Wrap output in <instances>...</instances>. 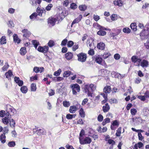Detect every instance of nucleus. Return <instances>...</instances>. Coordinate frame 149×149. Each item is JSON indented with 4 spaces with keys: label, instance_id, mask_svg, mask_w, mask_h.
<instances>
[{
    "label": "nucleus",
    "instance_id": "obj_48",
    "mask_svg": "<svg viewBox=\"0 0 149 149\" xmlns=\"http://www.w3.org/2000/svg\"><path fill=\"white\" fill-rule=\"evenodd\" d=\"M61 72V70L60 68H59L57 71L54 72V75L56 76H58L60 75Z\"/></svg>",
    "mask_w": 149,
    "mask_h": 149
},
{
    "label": "nucleus",
    "instance_id": "obj_21",
    "mask_svg": "<svg viewBox=\"0 0 149 149\" xmlns=\"http://www.w3.org/2000/svg\"><path fill=\"white\" fill-rule=\"evenodd\" d=\"M73 57V54L71 52H68L65 55V57L67 60H70L72 59Z\"/></svg>",
    "mask_w": 149,
    "mask_h": 149
},
{
    "label": "nucleus",
    "instance_id": "obj_46",
    "mask_svg": "<svg viewBox=\"0 0 149 149\" xmlns=\"http://www.w3.org/2000/svg\"><path fill=\"white\" fill-rule=\"evenodd\" d=\"M55 45V42L52 40H50L48 43V45L49 47H52Z\"/></svg>",
    "mask_w": 149,
    "mask_h": 149
},
{
    "label": "nucleus",
    "instance_id": "obj_20",
    "mask_svg": "<svg viewBox=\"0 0 149 149\" xmlns=\"http://www.w3.org/2000/svg\"><path fill=\"white\" fill-rule=\"evenodd\" d=\"M123 2L121 0H115L113 2L114 5L119 7L122 6L123 4Z\"/></svg>",
    "mask_w": 149,
    "mask_h": 149
},
{
    "label": "nucleus",
    "instance_id": "obj_60",
    "mask_svg": "<svg viewBox=\"0 0 149 149\" xmlns=\"http://www.w3.org/2000/svg\"><path fill=\"white\" fill-rule=\"evenodd\" d=\"M103 119V117L101 114H99L97 117V120L98 121L102 122Z\"/></svg>",
    "mask_w": 149,
    "mask_h": 149
},
{
    "label": "nucleus",
    "instance_id": "obj_24",
    "mask_svg": "<svg viewBox=\"0 0 149 149\" xmlns=\"http://www.w3.org/2000/svg\"><path fill=\"white\" fill-rule=\"evenodd\" d=\"M121 29H119L116 30V33H111V36L112 37V39H116L117 38L115 37L118 35L121 32Z\"/></svg>",
    "mask_w": 149,
    "mask_h": 149
},
{
    "label": "nucleus",
    "instance_id": "obj_22",
    "mask_svg": "<svg viewBox=\"0 0 149 149\" xmlns=\"http://www.w3.org/2000/svg\"><path fill=\"white\" fill-rule=\"evenodd\" d=\"M105 45L104 43L103 42H100L98 43L97 45V48L100 50H104V49Z\"/></svg>",
    "mask_w": 149,
    "mask_h": 149
},
{
    "label": "nucleus",
    "instance_id": "obj_56",
    "mask_svg": "<svg viewBox=\"0 0 149 149\" xmlns=\"http://www.w3.org/2000/svg\"><path fill=\"white\" fill-rule=\"evenodd\" d=\"M63 106L65 107H68L70 105V103L69 102L66 101H64L63 102Z\"/></svg>",
    "mask_w": 149,
    "mask_h": 149
},
{
    "label": "nucleus",
    "instance_id": "obj_33",
    "mask_svg": "<svg viewBox=\"0 0 149 149\" xmlns=\"http://www.w3.org/2000/svg\"><path fill=\"white\" fill-rule=\"evenodd\" d=\"M87 8V6L85 5H81L79 6V10L81 11H84Z\"/></svg>",
    "mask_w": 149,
    "mask_h": 149
},
{
    "label": "nucleus",
    "instance_id": "obj_1",
    "mask_svg": "<svg viewBox=\"0 0 149 149\" xmlns=\"http://www.w3.org/2000/svg\"><path fill=\"white\" fill-rule=\"evenodd\" d=\"M6 111V116L2 119V122L4 124L7 125L11 119V116L13 115L15 113L16 111L13 107L9 105L7 107Z\"/></svg>",
    "mask_w": 149,
    "mask_h": 149
},
{
    "label": "nucleus",
    "instance_id": "obj_40",
    "mask_svg": "<svg viewBox=\"0 0 149 149\" xmlns=\"http://www.w3.org/2000/svg\"><path fill=\"white\" fill-rule=\"evenodd\" d=\"M123 32L126 33H129L131 32L130 29L127 27L124 28L123 30Z\"/></svg>",
    "mask_w": 149,
    "mask_h": 149
},
{
    "label": "nucleus",
    "instance_id": "obj_12",
    "mask_svg": "<svg viewBox=\"0 0 149 149\" xmlns=\"http://www.w3.org/2000/svg\"><path fill=\"white\" fill-rule=\"evenodd\" d=\"M36 11L37 12V13L38 15L41 17L42 16L43 13L45 14L46 12L45 9H41L38 6L36 9Z\"/></svg>",
    "mask_w": 149,
    "mask_h": 149
},
{
    "label": "nucleus",
    "instance_id": "obj_31",
    "mask_svg": "<svg viewBox=\"0 0 149 149\" xmlns=\"http://www.w3.org/2000/svg\"><path fill=\"white\" fill-rule=\"evenodd\" d=\"M100 30L97 32V34L102 36L105 35L106 34V32L104 31L103 29H99Z\"/></svg>",
    "mask_w": 149,
    "mask_h": 149
},
{
    "label": "nucleus",
    "instance_id": "obj_8",
    "mask_svg": "<svg viewBox=\"0 0 149 149\" xmlns=\"http://www.w3.org/2000/svg\"><path fill=\"white\" fill-rule=\"evenodd\" d=\"M79 139L80 143L82 145L90 144L92 141L91 139L88 137H86L84 139L83 138H81V137L79 138Z\"/></svg>",
    "mask_w": 149,
    "mask_h": 149
},
{
    "label": "nucleus",
    "instance_id": "obj_39",
    "mask_svg": "<svg viewBox=\"0 0 149 149\" xmlns=\"http://www.w3.org/2000/svg\"><path fill=\"white\" fill-rule=\"evenodd\" d=\"M32 44L36 49L37 48L38 46L40 44L39 42L36 40H33Z\"/></svg>",
    "mask_w": 149,
    "mask_h": 149
},
{
    "label": "nucleus",
    "instance_id": "obj_26",
    "mask_svg": "<svg viewBox=\"0 0 149 149\" xmlns=\"http://www.w3.org/2000/svg\"><path fill=\"white\" fill-rule=\"evenodd\" d=\"M13 41L15 43L19 44L21 41V40L18 38L17 34H14L13 35Z\"/></svg>",
    "mask_w": 149,
    "mask_h": 149
},
{
    "label": "nucleus",
    "instance_id": "obj_16",
    "mask_svg": "<svg viewBox=\"0 0 149 149\" xmlns=\"http://www.w3.org/2000/svg\"><path fill=\"white\" fill-rule=\"evenodd\" d=\"M111 91V87L109 86H106L103 89V92L106 94H109Z\"/></svg>",
    "mask_w": 149,
    "mask_h": 149
},
{
    "label": "nucleus",
    "instance_id": "obj_11",
    "mask_svg": "<svg viewBox=\"0 0 149 149\" xmlns=\"http://www.w3.org/2000/svg\"><path fill=\"white\" fill-rule=\"evenodd\" d=\"M56 22L54 17L52 16L49 17L48 19V24L52 26H54L55 25Z\"/></svg>",
    "mask_w": 149,
    "mask_h": 149
},
{
    "label": "nucleus",
    "instance_id": "obj_63",
    "mask_svg": "<svg viewBox=\"0 0 149 149\" xmlns=\"http://www.w3.org/2000/svg\"><path fill=\"white\" fill-rule=\"evenodd\" d=\"M130 112L132 115H135L137 112V110L134 108L132 109H131Z\"/></svg>",
    "mask_w": 149,
    "mask_h": 149
},
{
    "label": "nucleus",
    "instance_id": "obj_44",
    "mask_svg": "<svg viewBox=\"0 0 149 149\" xmlns=\"http://www.w3.org/2000/svg\"><path fill=\"white\" fill-rule=\"evenodd\" d=\"M146 30L143 29V30L140 33V35L141 37H143V38H145L146 36Z\"/></svg>",
    "mask_w": 149,
    "mask_h": 149
},
{
    "label": "nucleus",
    "instance_id": "obj_36",
    "mask_svg": "<svg viewBox=\"0 0 149 149\" xmlns=\"http://www.w3.org/2000/svg\"><path fill=\"white\" fill-rule=\"evenodd\" d=\"M31 90L32 91H35L37 89L36 84L35 83H33L31 85Z\"/></svg>",
    "mask_w": 149,
    "mask_h": 149
},
{
    "label": "nucleus",
    "instance_id": "obj_51",
    "mask_svg": "<svg viewBox=\"0 0 149 149\" xmlns=\"http://www.w3.org/2000/svg\"><path fill=\"white\" fill-rule=\"evenodd\" d=\"M53 5L51 3L49 4L46 7H45V10H47V11H49L50 10L51 8L53 7Z\"/></svg>",
    "mask_w": 149,
    "mask_h": 149
},
{
    "label": "nucleus",
    "instance_id": "obj_49",
    "mask_svg": "<svg viewBox=\"0 0 149 149\" xmlns=\"http://www.w3.org/2000/svg\"><path fill=\"white\" fill-rule=\"evenodd\" d=\"M80 21V20L78 18H77L75 19H74L72 22V23L71 25V27H72L73 25L74 24L76 23H78Z\"/></svg>",
    "mask_w": 149,
    "mask_h": 149
},
{
    "label": "nucleus",
    "instance_id": "obj_50",
    "mask_svg": "<svg viewBox=\"0 0 149 149\" xmlns=\"http://www.w3.org/2000/svg\"><path fill=\"white\" fill-rule=\"evenodd\" d=\"M121 127L118 128L117 130V132L116 134V136H120L121 134Z\"/></svg>",
    "mask_w": 149,
    "mask_h": 149
},
{
    "label": "nucleus",
    "instance_id": "obj_61",
    "mask_svg": "<svg viewBox=\"0 0 149 149\" xmlns=\"http://www.w3.org/2000/svg\"><path fill=\"white\" fill-rule=\"evenodd\" d=\"M8 145L9 147H13L15 145V143L13 141H10L8 143Z\"/></svg>",
    "mask_w": 149,
    "mask_h": 149
},
{
    "label": "nucleus",
    "instance_id": "obj_45",
    "mask_svg": "<svg viewBox=\"0 0 149 149\" xmlns=\"http://www.w3.org/2000/svg\"><path fill=\"white\" fill-rule=\"evenodd\" d=\"M109 102L112 104L114 103H117L118 102L117 101L116 99L115 98H112L109 100Z\"/></svg>",
    "mask_w": 149,
    "mask_h": 149
},
{
    "label": "nucleus",
    "instance_id": "obj_2",
    "mask_svg": "<svg viewBox=\"0 0 149 149\" xmlns=\"http://www.w3.org/2000/svg\"><path fill=\"white\" fill-rule=\"evenodd\" d=\"M94 87V85L91 84H86L85 86L84 91L85 93H87L88 96L92 97V94L93 93V90Z\"/></svg>",
    "mask_w": 149,
    "mask_h": 149
},
{
    "label": "nucleus",
    "instance_id": "obj_5",
    "mask_svg": "<svg viewBox=\"0 0 149 149\" xmlns=\"http://www.w3.org/2000/svg\"><path fill=\"white\" fill-rule=\"evenodd\" d=\"M34 133H36L38 135L40 136L45 135L46 134V131L43 128H40V127L35 126V128L33 130Z\"/></svg>",
    "mask_w": 149,
    "mask_h": 149
},
{
    "label": "nucleus",
    "instance_id": "obj_25",
    "mask_svg": "<svg viewBox=\"0 0 149 149\" xmlns=\"http://www.w3.org/2000/svg\"><path fill=\"white\" fill-rule=\"evenodd\" d=\"M79 114L80 117L83 118H84L85 117L86 113L84 111L82 108H79Z\"/></svg>",
    "mask_w": 149,
    "mask_h": 149
},
{
    "label": "nucleus",
    "instance_id": "obj_32",
    "mask_svg": "<svg viewBox=\"0 0 149 149\" xmlns=\"http://www.w3.org/2000/svg\"><path fill=\"white\" fill-rule=\"evenodd\" d=\"M76 116V114H71L68 113L66 115V118L68 120H71L73 118H74Z\"/></svg>",
    "mask_w": 149,
    "mask_h": 149
},
{
    "label": "nucleus",
    "instance_id": "obj_29",
    "mask_svg": "<svg viewBox=\"0 0 149 149\" xmlns=\"http://www.w3.org/2000/svg\"><path fill=\"white\" fill-rule=\"evenodd\" d=\"M72 73L71 71L69 70L65 71L63 74V77L64 78L68 77L71 75Z\"/></svg>",
    "mask_w": 149,
    "mask_h": 149
},
{
    "label": "nucleus",
    "instance_id": "obj_28",
    "mask_svg": "<svg viewBox=\"0 0 149 149\" xmlns=\"http://www.w3.org/2000/svg\"><path fill=\"white\" fill-rule=\"evenodd\" d=\"M26 48L25 47H22L20 50V53L21 55H24L26 53Z\"/></svg>",
    "mask_w": 149,
    "mask_h": 149
},
{
    "label": "nucleus",
    "instance_id": "obj_59",
    "mask_svg": "<svg viewBox=\"0 0 149 149\" xmlns=\"http://www.w3.org/2000/svg\"><path fill=\"white\" fill-rule=\"evenodd\" d=\"M38 77L37 74L36 75L34 76H32L30 78V81H33L34 80H37Z\"/></svg>",
    "mask_w": 149,
    "mask_h": 149
},
{
    "label": "nucleus",
    "instance_id": "obj_52",
    "mask_svg": "<svg viewBox=\"0 0 149 149\" xmlns=\"http://www.w3.org/2000/svg\"><path fill=\"white\" fill-rule=\"evenodd\" d=\"M37 16V13L36 12H34L31 15H30L29 17L30 19H32L34 18H36Z\"/></svg>",
    "mask_w": 149,
    "mask_h": 149
},
{
    "label": "nucleus",
    "instance_id": "obj_57",
    "mask_svg": "<svg viewBox=\"0 0 149 149\" xmlns=\"http://www.w3.org/2000/svg\"><path fill=\"white\" fill-rule=\"evenodd\" d=\"M74 42L72 41H69L67 42L68 47H71L73 45Z\"/></svg>",
    "mask_w": 149,
    "mask_h": 149
},
{
    "label": "nucleus",
    "instance_id": "obj_27",
    "mask_svg": "<svg viewBox=\"0 0 149 149\" xmlns=\"http://www.w3.org/2000/svg\"><path fill=\"white\" fill-rule=\"evenodd\" d=\"M95 61L97 63L100 65H103V64H102V58L101 57L100 55H98L96 57Z\"/></svg>",
    "mask_w": 149,
    "mask_h": 149
},
{
    "label": "nucleus",
    "instance_id": "obj_3",
    "mask_svg": "<svg viewBox=\"0 0 149 149\" xmlns=\"http://www.w3.org/2000/svg\"><path fill=\"white\" fill-rule=\"evenodd\" d=\"M70 87L72 89V94L74 95H77V93L80 91V87L77 84H72L70 85Z\"/></svg>",
    "mask_w": 149,
    "mask_h": 149
},
{
    "label": "nucleus",
    "instance_id": "obj_19",
    "mask_svg": "<svg viewBox=\"0 0 149 149\" xmlns=\"http://www.w3.org/2000/svg\"><path fill=\"white\" fill-rule=\"evenodd\" d=\"M110 107L108 103H106L103 106L102 109L104 112L106 113L109 110Z\"/></svg>",
    "mask_w": 149,
    "mask_h": 149
},
{
    "label": "nucleus",
    "instance_id": "obj_54",
    "mask_svg": "<svg viewBox=\"0 0 149 149\" xmlns=\"http://www.w3.org/2000/svg\"><path fill=\"white\" fill-rule=\"evenodd\" d=\"M68 42V40L66 38L63 39L61 42V45L62 46H65Z\"/></svg>",
    "mask_w": 149,
    "mask_h": 149
},
{
    "label": "nucleus",
    "instance_id": "obj_38",
    "mask_svg": "<svg viewBox=\"0 0 149 149\" xmlns=\"http://www.w3.org/2000/svg\"><path fill=\"white\" fill-rule=\"evenodd\" d=\"M10 126L12 127H15V121L13 119H11L9 120Z\"/></svg>",
    "mask_w": 149,
    "mask_h": 149
},
{
    "label": "nucleus",
    "instance_id": "obj_47",
    "mask_svg": "<svg viewBox=\"0 0 149 149\" xmlns=\"http://www.w3.org/2000/svg\"><path fill=\"white\" fill-rule=\"evenodd\" d=\"M70 8L72 9L75 10L77 8V6L75 3H72L70 5Z\"/></svg>",
    "mask_w": 149,
    "mask_h": 149
},
{
    "label": "nucleus",
    "instance_id": "obj_53",
    "mask_svg": "<svg viewBox=\"0 0 149 149\" xmlns=\"http://www.w3.org/2000/svg\"><path fill=\"white\" fill-rule=\"evenodd\" d=\"M88 53L90 55L93 56L95 54L94 48L90 49V50L88 51Z\"/></svg>",
    "mask_w": 149,
    "mask_h": 149
},
{
    "label": "nucleus",
    "instance_id": "obj_30",
    "mask_svg": "<svg viewBox=\"0 0 149 149\" xmlns=\"http://www.w3.org/2000/svg\"><path fill=\"white\" fill-rule=\"evenodd\" d=\"M5 75L6 78L10 79V77L13 75V74L11 70H8L7 72L5 73Z\"/></svg>",
    "mask_w": 149,
    "mask_h": 149
},
{
    "label": "nucleus",
    "instance_id": "obj_37",
    "mask_svg": "<svg viewBox=\"0 0 149 149\" xmlns=\"http://www.w3.org/2000/svg\"><path fill=\"white\" fill-rule=\"evenodd\" d=\"M130 26L131 29L134 31H136L137 30V26L135 23H132L131 24Z\"/></svg>",
    "mask_w": 149,
    "mask_h": 149
},
{
    "label": "nucleus",
    "instance_id": "obj_55",
    "mask_svg": "<svg viewBox=\"0 0 149 149\" xmlns=\"http://www.w3.org/2000/svg\"><path fill=\"white\" fill-rule=\"evenodd\" d=\"M111 56V54L109 52L105 53L103 55V57L104 59H106Z\"/></svg>",
    "mask_w": 149,
    "mask_h": 149
},
{
    "label": "nucleus",
    "instance_id": "obj_58",
    "mask_svg": "<svg viewBox=\"0 0 149 149\" xmlns=\"http://www.w3.org/2000/svg\"><path fill=\"white\" fill-rule=\"evenodd\" d=\"M135 120L136 123H141L142 120V118L139 117H136Z\"/></svg>",
    "mask_w": 149,
    "mask_h": 149
},
{
    "label": "nucleus",
    "instance_id": "obj_9",
    "mask_svg": "<svg viewBox=\"0 0 149 149\" xmlns=\"http://www.w3.org/2000/svg\"><path fill=\"white\" fill-rule=\"evenodd\" d=\"M81 107V105L77 103L76 104V106H72L70 107L69 110V112L71 113H74L77 111V108H80Z\"/></svg>",
    "mask_w": 149,
    "mask_h": 149
},
{
    "label": "nucleus",
    "instance_id": "obj_41",
    "mask_svg": "<svg viewBox=\"0 0 149 149\" xmlns=\"http://www.w3.org/2000/svg\"><path fill=\"white\" fill-rule=\"evenodd\" d=\"M110 122V119L109 118H107L104 119L102 123V125L103 126L105 125L106 124L109 123Z\"/></svg>",
    "mask_w": 149,
    "mask_h": 149
},
{
    "label": "nucleus",
    "instance_id": "obj_17",
    "mask_svg": "<svg viewBox=\"0 0 149 149\" xmlns=\"http://www.w3.org/2000/svg\"><path fill=\"white\" fill-rule=\"evenodd\" d=\"M22 32L24 33L23 35V37L27 38L30 36V33L28 31L27 29H24L22 30Z\"/></svg>",
    "mask_w": 149,
    "mask_h": 149
},
{
    "label": "nucleus",
    "instance_id": "obj_7",
    "mask_svg": "<svg viewBox=\"0 0 149 149\" xmlns=\"http://www.w3.org/2000/svg\"><path fill=\"white\" fill-rule=\"evenodd\" d=\"M131 59L132 62L134 63H136L137 66H140L142 60L141 59L139 58L137 56L134 55L132 56Z\"/></svg>",
    "mask_w": 149,
    "mask_h": 149
},
{
    "label": "nucleus",
    "instance_id": "obj_62",
    "mask_svg": "<svg viewBox=\"0 0 149 149\" xmlns=\"http://www.w3.org/2000/svg\"><path fill=\"white\" fill-rule=\"evenodd\" d=\"M112 125L113 126H117L118 127L119 125V122L116 120H114L113 121Z\"/></svg>",
    "mask_w": 149,
    "mask_h": 149
},
{
    "label": "nucleus",
    "instance_id": "obj_64",
    "mask_svg": "<svg viewBox=\"0 0 149 149\" xmlns=\"http://www.w3.org/2000/svg\"><path fill=\"white\" fill-rule=\"evenodd\" d=\"M141 80L140 78L139 77H137L136 78L135 80L134 83L135 84H139L141 81Z\"/></svg>",
    "mask_w": 149,
    "mask_h": 149
},
{
    "label": "nucleus",
    "instance_id": "obj_10",
    "mask_svg": "<svg viewBox=\"0 0 149 149\" xmlns=\"http://www.w3.org/2000/svg\"><path fill=\"white\" fill-rule=\"evenodd\" d=\"M48 47L46 46H45L43 47L39 46L37 49L38 51L44 54L47 53L48 52Z\"/></svg>",
    "mask_w": 149,
    "mask_h": 149
},
{
    "label": "nucleus",
    "instance_id": "obj_42",
    "mask_svg": "<svg viewBox=\"0 0 149 149\" xmlns=\"http://www.w3.org/2000/svg\"><path fill=\"white\" fill-rule=\"evenodd\" d=\"M54 19H55L56 22L57 21H60L61 19L60 14L59 13L56 14L54 16Z\"/></svg>",
    "mask_w": 149,
    "mask_h": 149
},
{
    "label": "nucleus",
    "instance_id": "obj_13",
    "mask_svg": "<svg viewBox=\"0 0 149 149\" xmlns=\"http://www.w3.org/2000/svg\"><path fill=\"white\" fill-rule=\"evenodd\" d=\"M87 44H88L90 49L95 48L93 40V38L88 39L87 41Z\"/></svg>",
    "mask_w": 149,
    "mask_h": 149
},
{
    "label": "nucleus",
    "instance_id": "obj_18",
    "mask_svg": "<svg viewBox=\"0 0 149 149\" xmlns=\"http://www.w3.org/2000/svg\"><path fill=\"white\" fill-rule=\"evenodd\" d=\"M44 69L43 67L39 68L38 67H35L33 68V71L36 73H38L39 72L41 73L44 71Z\"/></svg>",
    "mask_w": 149,
    "mask_h": 149
},
{
    "label": "nucleus",
    "instance_id": "obj_4",
    "mask_svg": "<svg viewBox=\"0 0 149 149\" xmlns=\"http://www.w3.org/2000/svg\"><path fill=\"white\" fill-rule=\"evenodd\" d=\"M3 131V133L1 134L0 136V140L2 143H4L6 142V136L5 134L8 133L9 130L8 127H4Z\"/></svg>",
    "mask_w": 149,
    "mask_h": 149
},
{
    "label": "nucleus",
    "instance_id": "obj_43",
    "mask_svg": "<svg viewBox=\"0 0 149 149\" xmlns=\"http://www.w3.org/2000/svg\"><path fill=\"white\" fill-rule=\"evenodd\" d=\"M9 65L8 63H6L5 65L2 68V69L3 71H6L9 67Z\"/></svg>",
    "mask_w": 149,
    "mask_h": 149
},
{
    "label": "nucleus",
    "instance_id": "obj_23",
    "mask_svg": "<svg viewBox=\"0 0 149 149\" xmlns=\"http://www.w3.org/2000/svg\"><path fill=\"white\" fill-rule=\"evenodd\" d=\"M149 65L148 61L147 60L143 59L141 60L140 66L143 68L147 67Z\"/></svg>",
    "mask_w": 149,
    "mask_h": 149
},
{
    "label": "nucleus",
    "instance_id": "obj_14",
    "mask_svg": "<svg viewBox=\"0 0 149 149\" xmlns=\"http://www.w3.org/2000/svg\"><path fill=\"white\" fill-rule=\"evenodd\" d=\"M30 3L32 6L36 7L37 4L40 5L41 0H30Z\"/></svg>",
    "mask_w": 149,
    "mask_h": 149
},
{
    "label": "nucleus",
    "instance_id": "obj_6",
    "mask_svg": "<svg viewBox=\"0 0 149 149\" xmlns=\"http://www.w3.org/2000/svg\"><path fill=\"white\" fill-rule=\"evenodd\" d=\"M77 60L81 62H85L86 60L87 56L86 54L83 52H81L77 55Z\"/></svg>",
    "mask_w": 149,
    "mask_h": 149
},
{
    "label": "nucleus",
    "instance_id": "obj_15",
    "mask_svg": "<svg viewBox=\"0 0 149 149\" xmlns=\"http://www.w3.org/2000/svg\"><path fill=\"white\" fill-rule=\"evenodd\" d=\"M94 27L98 29H103V30H108V29L104 27L100 26L97 23H95L93 24Z\"/></svg>",
    "mask_w": 149,
    "mask_h": 149
},
{
    "label": "nucleus",
    "instance_id": "obj_35",
    "mask_svg": "<svg viewBox=\"0 0 149 149\" xmlns=\"http://www.w3.org/2000/svg\"><path fill=\"white\" fill-rule=\"evenodd\" d=\"M20 90L22 93H26L27 92L28 89L26 86H22L20 88Z\"/></svg>",
    "mask_w": 149,
    "mask_h": 149
},
{
    "label": "nucleus",
    "instance_id": "obj_34",
    "mask_svg": "<svg viewBox=\"0 0 149 149\" xmlns=\"http://www.w3.org/2000/svg\"><path fill=\"white\" fill-rule=\"evenodd\" d=\"M0 43L1 45L6 44V40L5 36H2L0 39Z\"/></svg>",
    "mask_w": 149,
    "mask_h": 149
}]
</instances>
